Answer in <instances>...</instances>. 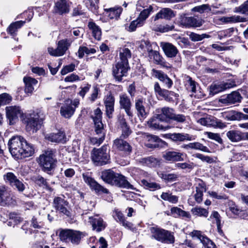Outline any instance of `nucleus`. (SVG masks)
Wrapping results in <instances>:
<instances>
[{
    "instance_id": "nucleus-1",
    "label": "nucleus",
    "mask_w": 248,
    "mask_h": 248,
    "mask_svg": "<svg viewBox=\"0 0 248 248\" xmlns=\"http://www.w3.org/2000/svg\"><path fill=\"white\" fill-rule=\"evenodd\" d=\"M9 151L16 159H22L32 156L35 151L34 145L30 143L21 136L12 137L8 142Z\"/></svg>"
},
{
    "instance_id": "nucleus-2",
    "label": "nucleus",
    "mask_w": 248,
    "mask_h": 248,
    "mask_svg": "<svg viewBox=\"0 0 248 248\" xmlns=\"http://www.w3.org/2000/svg\"><path fill=\"white\" fill-rule=\"evenodd\" d=\"M101 178L106 183L120 187L129 188L132 186L124 176L111 170L103 171Z\"/></svg>"
},
{
    "instance_id": "nucleus-3",
    "label": "nucleus",
    "mask_w": 248,
    "mask_h": 248,
    "mask_svg": "<svg viewBox=\"0 0 248 248\" xmlns=\"http://www.w3.org/2000/svg\"><path fill=\"white\" fill-rule=\"evenodd\" d=\"M39 163L42 171L49 175H52L57 163L54 152L52 150H47L45 151L39 156Z\"/></svg>"
},
{
    "instance_id": "nucleus-4",
    "label": "nucleus",
    "mask_w": 248,
    "mask_h": 248,
    "mask_svg": "<svg viewBox=\"0 0 248 248\" xmlns=\"http://www.w3.org/2000/svg\"><path fill=\"white\" fill-rule=\"evenodd\" d=\"M151 238L164 244H173L175 241L173 233L158 227H151L149 229Z\"/></svg>"
},
{
    "instance_id": "nucleus-5",
    "label": "nucleus",
    "mask_w": 248,
    "mask_h": 248,
    "mask_svg": "<svg viewBox=\"0 0 248 248\" xmlns=\"http://www.w3.org/2000/svg\"><path fill=\"white\" fill-rule=\"evenodd\" d=\"M59 236L62 241L69 242L74 245H78L82 238L85 236V233L71 229H61L60 230Z\"/></svg>"
},
{
    "instance_id": "nucleus-6",
    "label": "nucleus",
    "mask_w": 248,
    "mask_h": 248,
    "mask_svg": "<svg viewBox=\"0 0 248 248\" xmlns=\"http://www.w3.org/2000/svg\"><path fill=\"white\" fill-rule=\"evenodd\" d=\"M24 123L26 124V131L30 133H34L41 128L43 120L40 118L38 113L33 112L25 115Z\"/></svg>"
},
{
    "instance_id": "nucleus-7",
    "label": "nucleus",
    "mask_w": 248,
    "mask_h": 248,
    "mask_svg": "<svg viewBox=\"0 0 248 248\" xmlns=\"http://www.w3.org/2000/svg\"><path fill=\"white\" fill-rule=\"evenodd\" d=\"M91 158L96 166H103L110 162V156L108 152L107 146L104 145L99 149L94 148L92 152Z\"/></svg>"
},
{
    "instance_id": "nucleus-8",
    "label": "nucleus",
    "mask_w": 248,
    "mask_h": 248,
    "mask_svg": "<svg viewBox=\"0 0 248 248\" xmlns=\"http://www.w3.org/2000/svg\"><path fill=\"white\" fill-rule=\"evenodd\" d=\"M52 204L56 212L67 217H71V213L69 209V202L64 198L55 197Z\"/></svg>"
},
{
    "instance_id": "nucleus-9",
    "label": "nucleus",
    "mask_w": 248,
    "mask_h": 248,
    "mask_svg": "<svg viewBox=\"0 0 248 248\" xmlns=\"http://www.w3.org/2000/svg\"><path fill=\"white\" fill-rule=\"evenodd\" d=\"M79 104V100L75 99L73 101L67 99L61 107L60 112L61 115L65 118L69 119L74 114L76 108Z\"/></svg>"
},
{
    "instance_id": "nucleus-10",
    "label": "nucleus",
    "mask_w": 248,
    "mask_h": 248,
    "mask_svg": "<svg viewBox=\"0 0 248 248\" xmlns=\"http://www.w3.org/2000/svg\"><path fill=\"white\" fill-rule=\"evenodd\" d=\"M102 113L99 108H97L94 111V116H92L94 124V130L97 135L101 136L102 138L105 137V133L104 124L102 122ZM101 139V138H100Z\"/></svg>"
},
{
    "instance_id": "nucleus-11",
    "label": "nucleus",
    "mask_w": 248,
    "mask_h": 248,
    "mask_svg": "<svg viewBox=\"0 0 248 248\" xmlns=\"http://www.w3.org/2000/svg\"><path fill=\"white\" fill-rule=\"evenodd\" d=\"M71 42L68 39H63L59 41L56 49L52 47L48 48L49 53L54 56H61L64 55L70 46Z\"/></svg>"
},
{
    "instance_id": "nucleus-12",
    "label": "nucleus",
    "mask_w": 248,
    "mask_h": 248,
    "mask_svg": "<svg viewBox=\"0 0 248 248\" xmlns=\"http://www.w3.org/2000/svg\"><path fill=\"white\" fill-rule=\"evenodd\" d=\"M82 177L84 181L90 186L92 189L94 190L96 193L108 194L109 193L108 189L100 185L94 179L88 174L83 173Z\"/></svg>"
},
{
    "instance_id": "nucleus-13",
    "label": "nucleus",
    "mask_w": 248,
    "mask_h": 248,
    "mask_svg": "<svg viewBox=\"0 0 248 248\" xmlns=\"http://www.w3.org/2000/svg\"><path fill=\"white\" fill-rule=\"evenodd\" d=\"M22 114L19 107L9 106L6 108V117L10 125L14 124L18 120V116Z\"/></svg>"
},
{
    "instance_id": "nucleus-14",
    "label": "nucleus",
    "mask_w": 248,
    "mask_h": 248,
    "mask_svg": "<svg viewBox=\"0 0 248 248\" xmlns=\"http://www.w3.org/2000/svg\"><path fill=\"white\" fill-rule=\"evenodd\" d=\"M235 85L234 82L232 81L213 82L209 86L210 93H219L227 89L231 88Z\"/></svg>"
},
{
    "instance_id": "nucleus-15",
    "label": "nucleus",
    "mask_w": 248,
    "mask_h": 248,
    "mask_svg": "<svg viewBox=\"0 0 248 248\" xmlns=\"http://www.w3.org/2000/svg\"><path fill=\"white\" fill-rule=\"evenodd\" d=\"M128 67V65L120 62L113 65L112 74L115 79L121 81L123 77L126 76Z\"/></svg>"
},
{
    "instance_id": "nucleus-16",
    "label": "nucleus",
    "mask_w": 248,
    "mask_h": 248,
    "mask_svg": "<svg viewBox=\"0 0 248 248\" xmlns=\"http://www.w3.org/2000/svg\"><path fill=\"white\" fill-rule=\"evenodd\" d=\"M113 148L127 155H129L132 151V147L129 143L121 138H117L113 141Z\"/></svg>"
},
{
    "instance_id": "nucleus-17",
    "label": "nucleus",
    "mask_w": 248,
    "mask_h": 248,
    "mask_svg": "<svg viewBox=\"0 0 248 248\" xmlns=\"http://www.w3.org/2000/svg\"><path fill=\"white\" fill-rule=\"evenodd\" d=\"M156 117L160 122H166L168 119H171L174 114V110L169 107H164L155 110Z\"/></svg>"
},
{
    "instance_id": "nucleus-18",
    "label": "nucleus",
    "mask_w": 248,
    "mask_h": 248,
    "mask_svg": "<svg viewBox=\"0 0 248 248\" xmlns=\"http://www.w3.org/2000/svg\"><path fill=\"white\" fill-rule=\"evenodd\" d=\"M45 139L49 141L58 143H64L66 141L65 133L62 130L47 134L45 136Z\"/></svg>"
},
{
    "instance_id": "nucleus-19",
    "label": "nucleus",
    "mask_w": 248,
    "mask_h": 248,
    "mask_svg": "<svg viewBox=\"0 0 248 248\" xmlns=\"http://www.w3.org/2000/svg\"><path fill=\"white\" fill-rule=\"evenodd\" d=\"M71 2L69 0H57L55 3V12L60 15L68 13L70 11Z\"/></svg>"
},
{
    "instance_id": "nucleus-20",
    "label": "nucleus",
    "mask_w": 248,
    "mask_h": 248,
    "mask_svg": "<svg viewBox=\"0 0 248 248\" xmlns=\"http://www.w3.org/2000/svg\"><path fill=\"white\" fill-rule=\"evenodd\" d=\"M192 237L198 238L205 248H216L214 243L210 240L207 237L202 234V232L198 230H194L191 232Z\"/></svg>"
},
{
    "instance_id": "nucleus-21",
    "label": "nucleus",
    "mask_w": 248,
    "mask_h": 248,
    "mask_svg": "<svg viewBox=\"0 0 248 248\" xmlns=\"http://www.w3.org/2000/svg\"><path fill=\"white\" fill-rule=\"evenodd\" d=\"M184 154L174 151H166L163 155V158L170 162H175L184 160Z\"/></svg>"
},
{
    "instance_id": "nucleus-22",
    "label": "nucleus",
    "mask_w": 248,
    "mask_h": 248,
    "mask_svg": "<svg viewBox=\"0 0 248 248\" xmlns=\"http://www.w3.org/2000/svg\"><path fill=\"white\" fill-rule=\"evenodd\" d=\"M152 76L158 79L164 83L166 88L169 89L171 87L173 83L172 81L162 71L153 69L152 70Z\"/></svg>"
},
{
    "instance_id": "nucleus-23",
    "label": "nucleus",
    "mask_w": 248,
    "mask_h": 248,
    "mask_svg": "<svg viewBox=\"0 0 248 248\" xmlns=\"http://www.w3.org/2000/svg\"><path fill=\"white\" fill-rule=\"evenodd\" d=\"M160 46L165 54L168 58L175 57L178 53V50L176 47L171 43L162 42Z\"/></svg>"
},
{
    "instance_id": "nucleus-24",
    "label": "nucleus",
    "mask_w": 248,
    "mask_h": 248,
    "mask_svg": "<svg viewBox=\"0 0 248 248\" xmlns=\"http://www.w3.org/2000/svg\"><path fill=\"white\" fill-rule=\"evenodd\" d=\"M89 219L93 230L99 232L105 229V226L103 220L99 215H96L93 217H90Z\"/></svg>"
},
{
    "instance_id": "nucleus-25",
    "label": "nucleus",
    "mask_w": 248,
    "mask_h": 248,
    "mask_svg": "<svg viewBox=\"0 0 248 248\" xmlns=\"http://www.w3.org/2000/svg\"><path fill=\"white\" fill-rule=\"evenodd\" d=\"M147 141L145 143V145L150 148H156L162 147L164 142L157 136L154 135H147Z\"/></svg>"
},
{
    "instance_id": "nucleus-26",
    "label": "nucleus",
    "mask_w": 248,
    "mask_h": 248,
    "mask_svg": "<svg viewBox=\"0 0 248 248\" xmlns=\"http://www.w3.org/2000/svg\"><path fill=\"white\" fill-rule=\"evenodd\" d=\"M120 104L121 108L124 109L126 114L128 116L132 117L133 113L131 110V101L125 94H123L120 96Z\"/></svg>"
},
{
    "instance_id": "nucleus-27",
    "label": "nucleus",
    "mask_w": 248,
    "mask_h": 248,
    "mask_svg": "<svg viewBox=\"0 0 248 248\" xmlns=\"http://www.w3.org/2000/svg\"><path fill=\"white\" fill-rule=\"evenodd\" d=\"M240 94H227L221 96L219 101L223 104H231L241 101Z\"/></svg>"
},
{
    "instance_id": "nucleus-28",
    "label": "nucleus",
    "mask_w": 248,
    "mask_h": 248,
    "mask_svg": "<svg viewBox=\"0 0 248 248\" xmlns=\"http://www.w3.org/2000/svg\"><path fill=\"white\" fill-rule=\"evenodd\" d=\"M115 99L112 94L108 95L104 101L105 107L106 109V114L107 116L110 118L111 115L114 111V105Z\"/></svg>"
},
{
    "instance_id": "nucleus-29",
    "label": "nucleus",
    "mask_w": 248,
    "mask_h": 248,
    "mask_svg": "<svg viewBox=\"0 0 248 248\" xmlns=\"http://www.w3.org/2000/svg\"><path fill=\"white\" fill-rule=\"evenodd\" d=\"M150 59L153 58L155 63L156 64L161 65L163 67L167 69L170 68V67L169 65V63L167 62L163 57L160 55L159 53L156 50H155L152 53H151L149 56Z\"/></svg>"
},
{
    "instance_id": "nucleus-30",
    "label": "nucleus",
    "mask_w": 248,
    "mask_h": 248,
    "mask_svg": "<svg viewBox=\"0 0 248 248\" xmlns=\"http://www.w3.org/2000/svg\"><path fill=\"white\" fill-rule=\"evenodd\" d=\"M206 190L205 183L201 181L196 186V194L194 195L195 200L198 203H201L202 201L203 192Z\"/></svg>"
},
{
    "instance_id": "nucleus-31",
    "label": "nucleus",
    "mask_w": 248,
    "mask_h": 248,
    "mask_svg": "<svg viewBox=\"0 0 248 248\" xmlns=\"http://www.w3.org/2000/svg\"><path fill=\"white\" fill-rule=\"evenodd\" d=\"M175 15L171 9L168 8H163L157 13L155 17V20H158L159 18L170 20Z\"/></svg>"
},
{
    "instance_id": "nucleus-32",
    "label": "nucleus",
    "mask_w": 248,
    "mask_h": 248,
    "mask_svg": "<svg viewBox=\"0 0 248 248\" xmlns=\"http://www.w3.org/2000/svg\"><path fill=\"white\" fill-rule=\"evenodd\" d=\"M89 29L91 31L93 36L97 40L101 39L102 31L101 28L93 21L89 22L88 24Z\"/></svg>"
},
{
    "instance_id": "nucleus-33",
    "label": "nucleus",
    "mask_w": 248,
    "mask_h": 248,
    "mask_svg": "<svg viewBox=\"0 0 248 248\" xmlns=\"http://www.w3.org/2000/svg\"><path fill=\"white\" fill-rule=\"evenodd\" d=\"M158 121H160L156 117V113H155V115L148 121L147 124L149 126L154 129L166 130L170 128L169 125L163 126L162 124H160Z\"/></svg>"
},
{
    "instance_id": "nucleus-34",
    "label": "nucleus",
    "mask_w": 248,
    "mask_h": 248,
    "mask_svg": "<svg viewBox=\"0 0 248 248\" xmlns=\"http://www.w3.org/2000/svg\"><path fill=\"white\" fill-rule=\"evenodd\" d=\"M119 51L120 58L119 62L129 65L128 59L131 57V51L128 48L123 47L120 48Z\"/></svg>"
},
{
    "instance_id": "nucleus-35",
    "label": "nucleus",
    "mask_w": 248,
    "mask_h": 248,
    "mask_svg": "<svg viewBox=\"0 0 248 248\" xmlns=\"http://www.w3.org/2000/svg\"><path fill=\"white\" fill-rule=\"evenodd\" d=\"M104 10L106 12V16H108L110 19H118L122 13L123 9L122 7H119L105 9Z\"/></svg>"
},
{
    "instance_id": "nucleus-36",
    "label": "nucleus",
    "mask_w": 248,
    "mask_h": 248,
    "mask_svg": "<svg viewBox=\"0 0 248 248\" xmlns=\"http://www.w3.org/2000/svg\"><path fill=\"white\" fill-rule=\"evenodd\" d=\"M135 108L138 112L139 117L143 119L145 118L147 116V112L145 110L143 105V100L141 98L136 100L135 103Z\"/></svg>"
},
{
    "instance_id": "nucleus-37",
    "label": "nucleus",
    "mask_w": 248,
    "mask_h": 248,
    "mask_svg": "<svg viewBox=\"0 0 248 248\" xmlns=\"http://www.w3.org/2000/svg\"><path fill=\"white\" fill-rule=\"evenodd\" d=\"M219 20L224 23H238L247 21V18L236 15L231 16H223Z\"/></svg>"
},
{
    "instance_id": "nucleus-38",
    "label": "nucleus",
    "mask_w": 248,
    "mask_h": 248,
    "mask_svg": "<svg viewBox=\"0 0 248 248\" xmlns=\"http://www.w3.org/2000/svg\"><path fill=\"white\" fill-rule=\"evenodd\" d=\"M170 139L174 141H184L193 140L191 136L185 133H173L170 135Z\"/></svg>"
},
{
    "instance_id": "nucleus-39",
    "label": "nucleus",
    "mask_w": 248,
    "mask_h": 248,
    "mask_svg": "<svg viewBox=\"0 0 248 248\" xmlns=\"http://www.w3.org/2000/svg\"><path fill=\"white\" fill-rule=\"evenodd\" d=\"M140 185L145 189L152 191L158 190L161 188V186L159 184L151 181H148L144 179L141 180Z\"/></svg>"
},
{
    "instance_id": "nucleus-40",
    "label": "nucleus",
    "mask_w": 248,
    "mask_h": 248,
    "mask_svg": "<svg viewBox=\"0 0 248 248\" xmlns=\"http://www.w3.org/2000/svg\"><path fill=\"white\" fill-rule=\"evenodd\" d=\"M25 23V21H18L14 22L9 26L7 31L13 36L16 35V32Z\"/></svg>"
},
{
    "instance_id": "nucleus-41",
    "label": "nucleus",
    "mask_w": 248,
    "mask_h": 248,
    "mask_svg": "<svg viewBox=\"0 0 248 248\" xmlns=\"http://www.w3.org/2000/svg\"><path fill=\"white\" fill-rule=\"evenodd\" d=\"M226 135L228 139L232 142H238L241 140V132L238 130H230Z\"/></svg>"
},
{
    "instance_id": "nucleus-42",
    "label": "nucleus",
    "mask_w": 248,
    "mask_h": 248,
    "mask_svg": "<svg viewBox=\"0 0 248 248\" xmlns=\"http://www.w3.org/2000/svg\"><path fill=\"white\" fill-rule=\"evenodd\" d=\"M32 180L35 184L39 186L45 188L47 189L50 188V186L48 184L46 179H45L43 176L38 175L33 177Z\"/></svg>"
},
{
    "instance_id": "nucleus-43",
    "label": "nucleus",
    "mask_w": 248,
    "mask_h": 248,
    "mask_svg": "<svg viewBox=\"0 0 248 248\" xmlns=\"http://www.w3.org/2000/svg\"><path fill=\"white\" fill-rule=\"evenodd\" d=\"M191 212L194 216L206 217L208 216V211L204 208L199 206H196L191 209Z\"/></svg>"
},
{
    "instance_id": "nucleus-44",
    "label": "nucleus",
    "mask_w": 248,
    "mask_h": 248,
    "mask_svg": "<svg viewBox=\"0 0 248 248\" xmlns=\"http://www.w3.org/2000/svg\"><path fill=\"white\" fill-rule=\"evenodd\" d=\"M160 197L163 200L168 201L171 203L175 204L178 202V197L173 195L169 192H163Z\"/></svg>"
},
{
    "instance_id": "nucleus-45",
    "label": "nucleus",
    "mask_w": 248,
    "mask_h": 248,
    "mask_svg": "<svg viewBox=\"0 0 248 248\" xmlns=\"http://www.w3.org/2000/svg\"><path fill=\"white\" fill-rule=\"evenodd\" d=\"M142 162L149 167H156L159 165V161L153 156H149L142 159Z\"/></svg>"
},
{
    "instance_id": "nucleus-46",
    "label": "nucleus",
    "mask_w": 248,
    "mask_h": 248,
    "mask_svg": "<svg viewBox=\"0 0 248 248\" xmlns=\"http://www.w3.org/2000/svg\"><path fill=\"white\" fill-rule=\"evenodd\" d=\"M96 52L95 49L93 48H89L86 46H79L78 51V55L79 58H82L84 56L85 54H94Z\"/></svg>"
},
{
    "instance_id": "nucleus-47",
    "label": "nucleus",
    "mask_w": 248,
    "mask_h": 248,
    "mask_svg": "<svg viewBox=\"0 0 248 248\" xmlns=\"http://www.w3.org/2000/svg\"><path fill=\"white\" fill-rule=\"evenodd\" d=\"M187 89L189 91L192 93L198 92V88L200 89L199 84L194 80H192V78L190 77H187Z\"/></svg>"
},
{
    "instance_id": "nucleus-48",
    "label": "nucleus",
    "mask_w": 248,
    "mask_h": 248,
    "mask_svg": "<svg viewBox=\"0 0 248 248\" xmlns=\"http://www.w3.org/2000/svg\"><path fill=\"white\" fill-rule=\"evenodd\" d=\"M190 39L194 42L202 41L204 38H209L210 36L208 34L203 33L199 34L194 32H190L189 34Z\"/></svg>"
},
{
    "instance_id": "nucleus-49",
    "label": "nucleus",
    "mask_w": 248,
    "mask_h": 248,
    "mask_svg": "<svg viewBox=\"0 0 248 248\" xmlns=\"http://www.w3.org/2000/svg\"><path fill=\"white\" fill-rule=\"evenodd\" d=\"M153 7L150 6L148 8L144 9L141 12L138 18L144 24L145 20L149 16L151 12L152 11Z\"/></svg>"
},
{
    "instance_id": "nucleus-50",
    "label": "nucleus",
    "mask_w": 248,
    "mask_h": 248,
    "mask_svg": "<svg viewBox=\"0 0 248 248\" xmlns=\"http://www.w3.org/2000/svg\"><path fill=\"white\" fill-rule=\"evenodd\" d=\"M0 201L1 202L0 204L2 206H14L16 204V201L10 196L9 192L8 195L3 200H1L0 198Z\"/></svg>"
},
{
    "instance_id": "nucleus-51",
    "label": "nucleus",
    "mask_w": 248,
    "mask_h": 248,
    "mask_svg": "<svg viewBox=\"0 0 248 248\" xmlns=\"http://www.w3.org/2000/svg\"><path fill=\"white\" fill-rule=\"evenodd\" d=\"M214 218L216 219V222L217 226V229L218 232L219 233H222L223 231L221 230V220H220V216L218 213L217 211H213L210 217V218Z\"/></svg>"
},
{
    "instance_id": "nucleus-52",
    "label": "nucleus",
    "mask_w": 248,
    "mask_h": 248,
    "mask_svg": "<svg viewBox=\"0 0 248 248\" xmlns=\"http://www.w3.org/2000/svg\"><path fill=\"white\" fill-rule=\"evenodd\" d=\"M234 12L235 13L248 15V0L239 6L235 7Z\"/></svg>"
},
{
    "instance_id": "nucleus-53",
    "label": "nucleus",
    "mask_w": 248,
    "mask_h": 248,
    "mask_svg": "<svg viewBox=\"0 0 248 248\" xmlns=\"http://www.w3.org/2000/svg\"><path fill=\"white\" fill-rule=\"evenodd\" d=\"M140 47L143 49L144 51L148 52V56L155 51L153 50L152 45L148 41H142L140 45Z\"/></svg>"
},
{
    "instance_id": "nucleus-54",
    "label": "nucleus",
    "mask_w": 248,
    "mask_h": 248,
    "mask_svg": "<svg viewBox=\"0 0 248 248\" xmlns=\"http://www.w3.org/2000/svg\"><path fill=\"white\" fill-rule=\"evenodd\" d=\"M214 117L202 118L198 120V123L201 124L206 126H212L214 124Z\"/></svg>"
},
{
    "instance_id": "nucleus-55",
    "label": "nucleus",
    "mask_w": 248,
    "mask_h": 248,
    "mask_svg": "<svg viewBox=\"0 0 248 248\" xmlns=\"http://www.w3.org/2000/svg\"><path fill=\"white\" fill-rule=\"evenodd\" d=\"M191 149L199 150L204 152L209 153V149L205 146L200 142H192L191 145Z\"/></svg>"
},
{
    "instance_id": "nucleus-56",
    "label": "nucleus",
    "mask_w": 248,
    "mask_h": 248,
    "mask_svg": "<svg viewBox=\"0 0 248 248\" xmlns=\"http://www.w3.org/2000/svg\"><path fill=\"white\" fill-rule=\"evenodd\" d=\"M195 157L201 159L202 161L205 162L206 163L211 164L215 162L214 159L209 156L204 155L200 153H197L193 155Z\"/></svg>"
},
{
    "instance_id": "nucleus-57",
    "label": "nucleus",
    "mask_w": 248,
    "mask_h": 248,
    "mask_svg": "<svg viewBox=\"0 0 248 248\" xmlns=\"http://www.w3.org/2000/svg\"><path fill=\"white\" fill-rule=\"evenodd\" d=\"M144 24L138 18L136 20L133 21L130 24L128 31H135L137 27L142 26Z\"/></svg>"
},
{
    "instance_id": "nucleus-58",
    "label": "nucleus",
    "mask_w": 248,
    "mask_h": 248,
    "mask_svg": "<svg viewBox=\"0 0 248 248\" xmlns=\"http://www.w3.org/2000/svg\"><path fill=\"white\" fill-rule=\"evenodd\" d=\"M12 100V97L9 94H0V106L9 103Z\"/></svg>"
},
{
    "instance_id": "nucleus-59",
    "label": "nucleus",
    "mask_w": 248,
    "mask_h": 248,
    "mask_svg": "<svg viewBox=\"0 0 248 248\" xmlns=\"http://www.w3.org/2000/svg\"><path fill=\"white\" fill-rule=\"evenodd\" d=\"M239 112L236 111H232L228 112L226 117L228 120L231 121L240 120Z\"/></svg>"
},
{
    "instance_id": "nucleus-60",
    "label": "nucleus",
    "mask_w": 248,
    "mask_h": 248,
    "mask_svg": "<svg viewBox=\"0 0 248 248\" xmlns=\"http://www.w3.org/2000/svg\"><path fill=\"white\" fill-rule=\"evenodd\" d=\"M43 226V223L39 221L35 217L33 216L31 221V226L34 229H41Z\"/></svg>"
},
{
    "instance_id": "nucleus-61",
    "label": "nucleus",
    "mask_w": 248,
    "mask_h": 248,
    "mask_svg": "<svg viewBox=\"0 0 248 248\" xmlns=\"http://www.w3.org/2000/svg\"><path fill=\"white\" fill-rule=\"evenodd\" d=\"M5 179L8 181L10 185H12L17 180L16 177L12 172H8L4 175Z\"/></svg>"
},
{
    "instance_id": "nucleus-62",
    "label": "nucleus",
    "mask_w": 248,
    "mask_h": 248,
    "mask_svg": "<svg viewBox=\"0 0 248 248\" xmlns=\"http://www.w3.org/2000/svg\"><path fill=\"white\" fill-rule=\"evenodd\" d=\"M177 177V175L174 173L163 174L162 176V179L169 182L176 181Z\"/></svg>"
},
{
    "instance_id": "nucleus-63",
    "label": "nucleus",
    "mask_w": 248,
    "mask_h": 248,
    "mask_svg": "<svg viewBox=\"0 0 248 248\" xmlns=\"http://www.w3.org/2000/svg\"><path fill=\"white\" fill-rule=\"evenodd\" d=\"M75 69V64L71 63L69 65L64 66L61 70V74L62 75H65L67 73L73 71Z\"/></svg>"
},
{
    "instance_id": "nucleus-64",
    "label": "nucleus",
    "mask_w": 248,
    "mask_h": 248,
    "mask_svg": "<svg viewBox=\"0 0 248 248\" xmlns=\"http://www.w3.org/2000/svg\"><path fill=\"white\" fill-rule=\"evenodd\" d=\"M113 216L115 220L118 222H120V223L125 219L123 213L118 209L114 210Z\"/></svg>"
}]
</instances>
